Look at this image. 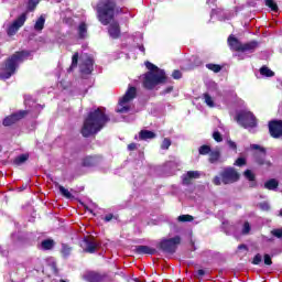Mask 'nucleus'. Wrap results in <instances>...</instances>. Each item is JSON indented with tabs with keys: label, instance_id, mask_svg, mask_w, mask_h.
<instances>
[{
	"label": "nucleus",
	"instance_id": "8fccbe9b",
	"mask_svg": "<svg viewBox=\"0 0 282 282\" xmlns=\"http://www.w3.org/2000/svg\"><path fill=\"white\" fill-rule=\"evenodd\" d=\"M227 144H228L229 149H232L234 151L237 150V143H235L232 140H228Z\"/></svg>",
	"mask_w": 282,
	"mask_h": 282
},
{
	"label": "nucleus",
	"instance_id": "7ed1b4c3",
	"mask_svg": "<svg viewBox=\"0 0 282 282\" xmlns=\"http://www.w3.org/2000/svg\"><path fill=\"white\" fill-rule=\"evenodd\" d=\"M28 58H30V52H28V51L14 53L1 66L0 78H2L3 80H8V78L14 76L19 65H21V63H23V61H25Z\"/></svg>",
	"mask_w": 282,
	"mask_h": 282
},
{
	"label": "nucleus",
	"instance_id": "20e7f679",
	"mask_svg": "<svg viewBox=\"0 0 282 282\" xmlns=\"http://www.w3.org/2000/svg\"><path fill=\"white\" fill-rule=\"evenodd\" d=\"M97 17L102 25H109L116 17V2L113 0H99L96 6Z\"/></svg>",
	"mask_w": 282,
	"mask_h": 282
},
{
	"label": "nucleus",
	"instance_id": "a19ab883",
	"mask_svg": "<svg viewBox=\"0 0 282 282\" xmlns=\"http://www.w3.org/2000/svg\"><path fill=\"white\" fill-rule=\"evenodd\" d=\"M245 177L249 180V182H254V174L250 170L245 171Z\"/></svg>",
	"mask_w": 282,
	"mask_h": 282
},
{
	"label": "nucleus",
	"instance_id": "423d86ee",
	"mask_svg": "<svg viewBox=\"0 0 282 282\" xmlns=\"http://www.w3.org/2000/svg\"><path fill=\"white\" fill-rule=\"evenodd\" d=\"M236 120L240 127H243L245 129H254L257 127V118H254V115L247 110H241L237 113Z\"/></svg>",
	"mask_w": 282,
	"mask_h": 282
},
{
	"label": "nucleus",
	"instance_id": "39448f33",
	"mask_svg": "<svg viewBox=\"0 0 282 282\" xmlns=\"http://www.w3.org/2000/svg\"><path fill=\"white\" fill-rule=\"evenodd\" d=\"M135 96H138V89L133 86H129L123 97L119 99L117 113H129V111H131L132 102L135 99Z\"/></svg>",
	"mask_w": 282,
	"mask_h": 282
},
{
	"label": "nucleus",
	"instance_id": "49530a36",
	"mask_svg": "<svg viewBox=\"0 0 282 282\" xmlns=\"http://www.w3.org/2000/svg\"><path fill=\"white\" fill-rule=\"evenodd\" d=\"M213 138L216 142H221L223 138H221V133H219V131H215L213 133Z\"/></svg>",
	"mask_w": 282,
	"mask_h": 282
},
{
	"label": "nucleus",
	"instance_id": "dca6fc26",
	"mask_svg": "<svg viewBox=\"0 0 282 282\" xmlns=\"http://www.w3.org/2000/svg\"><path fill=\"white\" fill-rule=\"evenodd\" d=\"M108 34L111 39H118L120 36V24L118 22L110 23Z\"/></svg>",
	"mask_w": 282,
	"mask_h": 282
},
{
	"label": "nucleus",
	"instance_id": "bf43d9fd",
	"mask_svg": "<svg viewBox=\"0 0 282 282\" xmlns=\"http://www.w3.org/2000/svg\"><path fill=\"white\" fill-rule=\"evenodd\" d=\"M215 1H217V0H207V6H215Z\"/></svg>",
	"mask_w": 282,
	"mask_h": 282
},
{
	"label": "nucleus",
	"instance_id": "864d4df0",
	"mask_svg": "<svg viewBox=\"0 0 282 282\" xmlns=\"http://www.w3.org/2000/svg\"><path fill=\"white\" fill-rule=\"evenodd\" d=\"M50 268L54 274H58V269H56V262H52Z\"/></svg>",
	"mask_w": 282,
	"mask_h": 282
},
{
	"label": "nucleus",
	"instance_id": "ea45409f",
	"mask_svg": "<svg viewBox=\"0 0 282 282\" xmlns=\"http://www.w3.org/2000/svg\"><path fill=\"white\" fill-rule=\"evenodd\" d=\"M171 147V139L165 138L161 144V149L164 151H167V149Z\"/></svg>",
	"mask_w": 282,
	"mask_h": 282
},
{
	"label": "nucleus",
	"instance_id": "9d476101",
	"mask_svg": "<svg viewBox=\"0 0 282 282\" xmlns=\"http://www.w3.org/2000/svg\"><path fill=\"white\" fill-rule=\"evenodd\" d=\"M251 149L254 151H260L256 154V162L260 166H271L272 163L265 159V149L261 148L259 144H252Z\"/></svg>",
	"mask_w": 282,
	"mask_h": 282
},
{
	"label": "nucleus",
	"instance_id": "c03bdc74",
	"mask_svg": "<svg viewBox=\"0 0 282 282\" xmlns=\"http://www.w3.org/2000/svg\"><path fill=\"white\" fill-rule=\"evenodd\" d=\"M261 261H262V257H261V254L258 253L254 256L252 263H253V265H259V263H261Z\"/></svg>",
	"mask_w": 282,
	"mask_h": 282
},
{
	"label": "nucleus",
	"instance_id": "5701e85b",
	"mask_svg": "<svg viewBox=\"0 0 282 282\" xmlns=\"http://www.w3.org/2000/svg\"><path fill=\"white\" fill-rule=\"evenodd\" d=\"M257 45H258V43L254 42V41L246 43V44H242V46L240 48V52L252 53V52H254L257 50Z\"/></svg>",
	"mask_w": 282,
	"mask_h": 282
},
{
	"label": "nucleus",
	"instance_id": "de8ad7c7",
	"mask_svg": "<svg viewBox=\"0 0 282 282\" xmlns=\"http://www.w3.org/2000/svg\"><path fill=\"white\" fill-rule=\"evenodd\" d=\"M221 182H224V178L220 177V176H216V177L213 180V184H215V186H221Z\"/></svg>",
	"mask_w": 282,
	"mask_h": 282
},
{
	"label": "nucleus",
	"instance_id": "f704fd0d",
	"mask_svg": "<svg viewBox=\"0 0 282 282\" xmlns=\"http://www.w3.org/2000/svg\"><path fill=\"white\" fill-rule=\"evenodd\" d=\"M62 254L63 257L67 258L72 254V247H68L66 243L62 245Z\"/></svg>",
	"mask_w": 282,
	"mask_h": 282
},
{
	"label": "nucleus",
	"instance_id": "3c124183",
	"mask_svg": "<svg viewBox=\"0 0 282 282\" xmlns=\"http://www.w3.org/2000/svg\"><path fill=\"white\" fill-rule=\"evenodd\" d=\"M272 263V258L270 254H264V264L270 265Z\"/></svg>",
	"mask_w": 282,
	"mask_h": 282
},
{
	"label": "nucleus",
	"instance_id": "6e6d98bb",
	"mask_svg": "<svg viewBox=\"0 0 282 282\" xmlns=\"http://www.w3.org/2000/svg\"><path fill=\"white\" fill-rule=\"evenodd\" d=\"M135 149H138V144H135V143H130L128 145V151H135Z\"/></svg>",
	"mask_w": 282,
	"mask_h": 282
},
{
	"label": "nucleus",
	"instance_id": "4be33fe9",
	"mask_svg": "<svg viewBox=\"0 0 282 282\" xmlns=\"http://www.w3.org/2000/svg\"><path fill=\"white\" fill-rule=\"evenodd\" d=\"M45 28V15H40L34 23L33 30L35 32H43V29Z\"/></svg>",
	"mask_w": 282,
	"mask_h": 282
},
{
	"label": "nucleus",
	"instance_id": "2f4dec72",
	"mask_svg": "<svg viewBox=\"0 0 282 282\" xmlns=\"http://www.w3.org/2000/svg\"><path fill=\"white\" fill-rule=\"evenodd\" d=\"M265 6L272 10V12L279 11V6H276V2L274 0H265Z\"/></svg>",
	"mask_w": 282,
	"mask_h": 282
},
{
	"label": "nucleus",
	"instance_id": "603ef678",
	"mask_svg": "<svg viewBox=\"0 0 282 282\" xmlns=\"http://www.w3.org/2000/svg\"><path fill=\"white\" fill-rule=\"evenodd\" d=\"M261 210H270V204L268 203H260Z\"/></svg>",
	"mask_w": 282,
	"mask_h": 282
},
{
	"label": "nucleus",
	"instance_id": "69168bd1",
	"mask_svg": "<svg viewBox=\"0 0 282 282\" xmlns=\"http://www.w3.org/2000/svg\"><path fill=\"white\" fill-rule=\"evenodd\" d=\"M279 216L282 217V208L279 212Z\"/></svg>",
	"mask_w": 282,
	"mask_h": 282
},
{
	"label": "nucleus",
	"instance_id": "37998d69",
	"mask_svg": "<svg viewBox=\"0 0 282 282\" xmlns=\"http://www.w3.org/2000/svg\"><path fill=\"white\" fill-rule=\"evenodd\" d=\"M250 232V223H245L242 227V235H248Z\"/></svg>",
	"mask_w": 282,
	"mask_h": 282
},
{
	"label": "nucleus",
	"instance_id": "13d9d810",
	"mask_svg": "<svg viewBox=\"0 0 282 282\" xmlns=\"http://www.w3.org/2000/svg\"><path fill=\"white\" fill-rule=\"evenodd\" d=\"M197 274H198V276H204V274H206V272L203 269H199L197 271Z\"/></svg>",
	"mask_w": 282,
	"mask_h": 282
},
{
	"label": "nucleus",
	"instance_id": "f257e3e1",
	"mask_svg": "<svg viewBox=\"0 0 282 282\" xmlns=\"http://www.w3.org/2000/svg\"><path fill=\"white\" fill-rule=\"evenodd\" d=\"M107 122H109V116L105 113V108H97L96 110L90 111L84 120L82 135H84V138H89V135L98 133Z\"/></svg>",
	"mask_w": 282,
	"mask_h": 282
},
{
	"label": "nucleus",
	"instance_id": "5fc2aeb1",
	"mask_svg": "<svg viewBox=\"0 0 282 282\" xmlns=\"http://www.w3.org/2000/svg\"><path fill=\"white\" fill-rule=\"evenodd\" d=\"M111 219H113V214H107V215L104 217V220H105L106 223L111 221Z\"/></svg>",
	"mask_w": 282,
	"mask_h": 282
},
{
	"label": "nucleus",
	"instance_id": "0e129e2a",
	"mask_svg": "<svg viewBox=\"0 0 282 282\" xmlns=\"http://www.w3.org/2000/svg\"><path fill=\"white\" fill-rule=\"evenodd\" d=\"M140 52H144V46H139Z\"/></svg>",
	"mask_w": 282,
	"mask_h": 282
},
{
	"label": "nucleus",
	"instance_id": "aec40b11",
	"mask_svg": "<svg viewBox=\"0 0 282 282\" xmlns=\"http://www.w3.org/2000/svg\"><path fill=\"white\" fill-rule=\"evenodd\" d=\"M137 254H155L158 252L155 248H151L149 246H137L135 247Z\"/></svg>",
	"mask_w": 282,
	"mask_h": 282
},
{
	"label": "nucleus",
	"instance_id": "774afa93",
	"mask_svg": "<svg viewBox=\"0 0 282 282\" xmlns=\"http://www.w3.org/2000/svg\"><path fill=\"white\" fill-rule=\"evenodd\" d=\"M14 237H17V234H12V239H14Z\"/></svg>",
	"mask_w": 282,
	"mask_h": 282
},
{
	"label": "nucleus",
	"instance_id": "6e6552de",
	"mask_svg": "<svg viewBox=\"0 0 282 282\" xmlns=\"http://www.w3.org/2000/svg\"><path fill=\"white\" fill-rule=\"evenodd\" d=\"M80 61L82 63L79 65V69L82 74H86V75L91 74V72H94V58H91L87 54H84L82 55Z\"/></svg>",
	"mask_w": 282,
	"mask_h": 282
},
{
	"label": "nucleus",
	"instance_id": "0eeeda50",
	"mask_svg": "<svg viewBox=\"0 0 282 282\" xmlns=\"http://www.w3.org/2000/svg\"><path fill=\"white\" fill-rule=\"evenodd\" d=\"M180 243H182V238L180 236H175L174 238L161 240L159 246L163 252H167V254H174Z\"/></svg>",
	"mask_w": 282,
	"mask_h": 282
},
{
	"label": "nucleus",
	"instance_id": "c9c22d12",
	"mask_svg": "<svg viewBox=\"0 0 282 282\" xmlns=\"http://www.w3.org/2000/svg\"><path fill=\"white\" fill-rule=\"evenodd\" d=\"M59 193L66 197V199H72V193L69 189L65 188L64 186H59Z\"/></svg>",
	"mask_w": 282,
	"mask_h": 282
},
{
	"label": "nucleus",
	"instance_id": "680f3d73",
	"mask_svg": "<svg viewBox=\"0 0 282 282\" xmlns=\"http://www.w3.org/2000/svg\"><path fill=\"white\" fill-rule=\"evenodd\" d=\"M238 250H248V249L246 248V245H240V246L238 247Z\"/></svg>",
	"mask_w": 282,
	"mask_h": 282
},
{
	"label": "nucleus",
	"instance_id": "b1692460",
	"mask_svg": "<svg viewBox=\"0 0 282 282\" xmlns=\"http://www.w3.org/2000/svg\"><path fill=\"white\" fill-rule=\"evenodd\" d=\"M155 132L149 130H141L139 133V140H153Z\"/></svg>",
	"mask_w": 282,
	"mask_h": 282
},
{
	"label": "nucleus",
	"instance_id": "a18cd8bd",
	"mask_svg": "<svg viewBox=\"0 0 282 282\" xmlns=\"http://www.w3.org/2000/svg\"><path fill=\"white\" fill-rule=\"evenodd\" d=\"M245 164H246V159L243 158H239L235 162V166H245Z\"/></svg>",
	"mask_w": 282,
	"mask_h": 282
},
{
	"label": "nucleus",
	"instance_id": "09e8293b",
	"mask_svg": "<svg viewBox=\"0 0 282 282\" xmlns=\"http://www.w3.org/2000/svg\"><path fill=\"white\" fill-rule=\"evenodd\" d=\"M172 77L174 78V80H180V78H182V72L180 70H174L172 73Z\"/></svg>",
	"mask_w": 282,
	"mask_h": 282
},
{
	"label": "nucleus",
	"instance_id": "6ab92c4d",
	"mask_svg": "<svg viewBox=\"0 0 282 282\" xmlns=\"http://www.w3.org/2000/svg\"><path fill=\"white\" fill-rule=\"evenodd\" d=\"M84 279L85 281H88V282H101L102 275L94 271H88L84 274Z\"/></svg>",
	"mask_w": 282,
	"mask_h": 282
},
{
	"label": "nucleus",
	"instance_id": "ddd939ff",
	"mask_svg": "<svg viewBox=\"0 0 282 282\" xmlns=\"http://www.w3.org/2000/svg\"><path fill=\"white\" fill-rule=\"evenodd\" d=\"M269 132L272 138H282V121L281 120L270 121Z\"/></svg>",
	"mask_w": 282,
	"mask_h": 282
},
{
	"label": "nucleus",
	"instance_id": "c756f323",
	"mask_svg": "<svg viewBox=\"0 0 282 282\" xmlns=\"http://www.w3.org/2000/svg\"><path fill=\"white\" fill-rule=\"evenodd\" d=\"M78 67V53H75L72 57V65L68 68V72H74Z\"/></svg>",
	"mask_w": 282,
	"mask_h": 282
},
{
	"label": "nucleus",
	"instance_id": "052dcab7",
	"mask_svg": "<svg viewBox=\"0 0 282 282\" xmlns=\"http://www.w3.org/2000/svg\"><path fill=\"white\" fill-rule=\"evenodd\" d=\"M0 254H2V257H6V254H8V251L2 250L1 247H0Z\"/></svg>",
	"mask_w": 282,
	"mask_h": 282
},
{
	"label": "nucleus",
	"instance_id": "393cba45",
	"mask_svg": "<svg viewBox=\"0 0 282 282\" xmlns=\"http://www.w3.org/2000/svg\"><path fill=\"white\" fill-rule=\"evenodd\" d=\"M41 250H52L54 248V240L53 239H46L43 240L40 245Z\"/></svg>",
	"mask_w": 282,
	"mask_h": 282
},
{
	"label": "nucleus",
	"instance_id": "473e14b6",
	"mask_svg": "<svg viewBox=\"0 0 282 282\" xmlns=\"http://www.w3.org/2000/svg\"><path fill=\"white\" fill-rule=\"evenodd\" d=\"M219 160V151L209 152V162L210 164H215Z\"/></svg>",
	"mask_w": 282,
	"mask_h": 282
},
{
	"label": "nucleus",
	"instance_id": "4468645a",
	"mask_svg": "<svg viewBox=\"0 0 282 282\" xmlns=\"http://www.w3.org/2000/svg\"><path fill=\"white\" fill-rule=\"evenodd\" d=\"M202 177V172L199 171H188L187 173L183 174L182 182L185 186L191 184V180H199Z\"/></svg>",
	"mask_w": 282,
	"mask_h": 282
},
{
	"label": "nucleus",
	"instance_id": "bb28decb",
	"mask_svg": "<svg viewBox=\"0 0 282 282\" xmlns=\"http://www.w3.org/2000/svg\"><path fill=\"white\" fill-rule=\"evenodd\" d=\"M260 75L264 76L265 78H272V76H274V72L267 66H262L260 68Z\"/></svg>",
	"mask_w": 282,
	"mask_h": 282
},
{
	"label": "nucleus",
	"instance_id": "a211bd4d",
	"mask_svg": "<svg viewBox=\"0 0 282 282\" xmlns=\"http://www.w3.org/2000/svg\"><path fill=\"white\" fill-rule=\"evenodd\" d=\"M24 105L26 107H30L32 109V111H34L35 113H39V111H41V109H43V107L36 102H34V100H32L31 96H26L24 99Z\"/></svg>",
	"mask_w": 282,
	"mask_h": 282
},
{
	"label": "nucleus",
	"instance_id": "2eb2a0df",
	"mask_svg": "<svg viewBox=\"0 0 282 282\" xmlns=\"http://www.w3.org/2000/svg\"><path fill=\"white\" fill-rule=\"evenodd\" d=\"M88 29H89V25H87V23L80 22L76 28L77 39H82V40L87 39Z\"/></svg>",
	"mask_w": 282,
	"mask_h": 282
},
{
	"label": "nucleus",
	"instance_id": "a878e982",
	"mask_svg": "<svg viewBox=\"0 0 282 282\" xmlns=\"http://www.w3.org/2000/svg\"><path fill=\"white\" fill-rule=\"evenodd\" d=\"M278 186L279 182H276V180L274 178H271L267 183H264V188H267L268 191H276Z\"/></svg>",
	"mask_w": 282,
	"mask_h": 282
},
{
	"label": "nucleus",
	"instance_id": "338daca9",
	"mask_svg": "<svg viewBox=\"0 0 282 282\" xmlns=\"http://www.w3.org/2000/svg\"><path fill=\"white\" fill-rule=\"evenodd\" d=\"M212 87H217V84H215V83H212Z\"/></svg>",
	"mask_w": 282,
	"mask_h": 282
},
{
	"label": "nucleus",
	"instance_id": "4d7b16f0",
	"mask_svg": "<svg viewBox=\"0 0 282 282\" xmlns=\"http://www.w3.org/2000/svg\"><path fill=\"white\" fill-rule=\"evenodd\" d=\"M171 91H173V86H170V87L166 88V90H163L162 95L166 96V94H171Z\"/></svg>",
	"mask_w": 282,
	"mask_h": 282
},
{
	"label": "nucleus",
	"instance_id": "72a5a7b5",
	"mask_svg": "<svg viewBox=\"0 0 282 282\" xmlns=\"http://www.w3.org/2000/svg\"><path fill=\"white\" fill-rule=\"evenodd\" d=\"M210 147L209 145H200L199 148H198V153H199V155H208V154H210Z\"/></svg>",
	"mask_w": 282,
	"mask_h": 282
},
{
	"label": "nucleus",
	"instance_id": "cd10ccee",
	"mask_svg": "<svg viewBox=\"0 0 282 282\" xmlns=\"http://www.w3.org/2000/svg\"><path fill=\"white\" fill-rule=\"evenodd\" d=\"M96 164V156H86L83 160V166H95Z\"/></svg>",
	"mask_w": 282,
	"mask_h": 282
},
{
	"label": "nucleus",
	"instance_id": "e433bc0d",
	"mask_svg": "<svg viewBox=\"0 0 282 282\" xmlns=\"http://www.w3.org/2000/svg\"><path fill=\"white\" fill-rule=\"evenodd\" d=\"M41 0H29L28 2V10L29 12H32L33 10H35L37 3H40Z\"/></svg>",
	"mask_w": 282,
	"mask_h": 282
},
{
	"label": "nucleus",
	"instance_id": "79ce46f5",
	"mask_svg": "<svg viewBox=\"0 0 282 282\" xmlns=\"http://www.w3.org/2000/svg\"><path fill=\"white\" fill-rule=\"evenodd\" d=\"M271 235L273 237H276V239H281V237H282V228L271 230Z\"/></svg>",
	"mask_w": 282,
	"mask_h": 282
},
{
	"label": "nucleus",
	"instance_id": "9b49d317",
	"mask_svg": "<svg viewBox=\"0 0 282 282\" xmlns=\"http://www.w3.org/2000/svg\"><path fill=\"white\" fill-rule=\"evenodd\" d=\"M26 115H28V111L25 110H20L18 112H14L11 116H8L7 118H4L2 124L4 127H12V124L19 122V120H22V118H25Z\"/></svg>",
	"mask_w": 282,
	"mask_h": 282
},
{
	"label": "nucleus",
	"instance_id": "f8f14e48",
	"mask_svg": "<svg viewBox=\"0 0 282 282\" xmlns=\"http://www.w3.org/2000/svg\"><path fill=\"white\" fill-rule=\"evenodd\" d=\"M221 177L223 183L232 184L234 182H237V180H239V173H237L235 169L228 167L221 173Z\"/></svg>",
	"mask_w": 282,
	"mask_h": 282
},
{
	"label": "nucleus",
	"instance_id": "412c9836",
	"mask_svg": "<svg viewBox=\"0 0 282 282\" xmlns=\"http://www.w3.org/2000/svg\"><path fill=\"white\" fill-rule=\"evenodd\" d=\"M228 44L235 52H241L242 44L235 36L231 35L228 37Z\"/></svg>",
	"mask_w": 282,
	"mask_h": 282
},
{
	"label": "nucleus",
	"instance_id": "f3484780",
	"mask_svg": "<svg viewBox=\"0 0 282 282\" xmlns=\"http://www.w3.org/2000/svg\"><path fill=\"white\" fill-rule=\"evenodd\" d=\"M84 248L86 252L94 254L96 252V248H98V243L94 239H85L84 240Z\"/></svg>",
	"mask_w": 282,
	"mask_h": 282
},
{
	"label": "nucleus",
	"instance_id": "1a4fd4ad",
	"mask_svg": "<svg viewBox=\"0 0 282 282\" xmlns=\"http://www.w3.org/2000/svg\"><path fill=\"white\" fill-rule=\"evenodd\" d=\"M25 21H28V14L26 13H22L8 29V35L9 36H14V34H17V32H19L20 28H23V25L25 24Z\"/></svg>",
	"mask_w": 282,
	"mask_h": 282
},
{
	"label": "nucleus",
	"instance_id": "4c0bfd02",
	"mask_svg": "<svg viewBox=\"0 0 282 282\" xmlns=\"http://www.w3.org/2000/svg\"><path fill=\"white\" fill-rule=\"evenodd\" d=\"M23 162H28V155L26 154H21L14 160L15 164H23Z\"/></svg>",
	"mask_w": 282,
	"mask_h": 282
},
{
	"label": "nucleus",
	"instance_id": "7c9ffc66",
	"mask_svg": "<svg viewBox=\"0 0 282 282\" xmlns=\"http://www.w3.org/2000/svg\"><path fill=\"white\" fill-rule=\"evenodd\" d=\"M207 69L214 72V74H219L221 72V66L219 64H206Z\"/></svg>",
	"mask_w": 282,
	"mask_h": 282
},
{
	"label": "nucleus",
	"instance_id": "58836bf2",
	"mask_svg": "<svg viewBox=\"0 0 282 282\" xmlns=\"http://www.w3.org/2000/svg\"><path fill=\"white\" fill-rule=\"evenodd\" d=\"M177 221H182V223L193 221V216H191V215H181V216H178Z\"/></svg>",
	"mask_w": 282,
	"mask_h": 282
},
{
	"label": "nucleus",
	"instance_id": "f03ea898",
	"mask_svg": "<svg viewBox=\"0 0 282 282\" xmlns=\"http://www.w3.org/2000/svg\"><path fill=\"white\" fill-rule=\"evenodd\" d=\"M145 67L149 69V72L143 75V87L145 89H154L158 85L169 83V77L164 69H161L151 62H145Z\"/></svg>",
	"mask_w": 282,
	"mask_h": 282
},
{
	"label": "nucleus",
	"instance_id": "e2e57ef3",
	"mask_svg": "<svg viewBox=\"0 0 282 282\" xmlns=\"http://www.w3.org/2000/svg\"><path fill=\"white\" fill-rule=\"evenodd\" d=\"M217 12H219V10L213 9V10H212V17H215V14H217Z\"/></svg>",
	"mask_w": 282,
	"mask_h": 282
},
{
	"label": "nucleus",
	"instance_id": "c85d7f7f",
	"mask_svg": "<svg viewBox=\"0 0 282 282\" xmlns=\"http://www.w3.org/2000/svg\"><path fill=\"white\" fill-rule=\"evenodd\" d=\"M204 98V102L207 105V107H215V101L213 100V97H210V95H208V93H205L203 95Z\"/></svg>",
	"mask_w": 282,
	"mask_h": 282
}]
</instances>
